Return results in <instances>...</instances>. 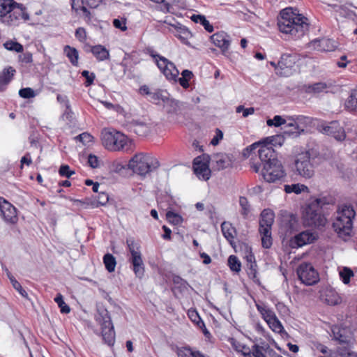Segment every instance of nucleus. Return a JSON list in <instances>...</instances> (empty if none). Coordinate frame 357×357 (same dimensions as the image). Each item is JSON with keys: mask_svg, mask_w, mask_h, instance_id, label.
Wrapping results in <instances>:
<instances>
[{"mask_svg": "<svg viewBox=\"0 0 357 357\" xmlns=\"http://www.w3.org/2000/svg\"><path fill=\"white\" fill-rule=\"evenodd\" d=\"M291 7L282 9L280 13L278 26L280 32L289 35L292 39L301 38L308 31V19L296 13Z\"/></svg>", "mask_w": 357, "mask_h": 357, "instance_id": "nucleus-1", "label": "nucleus"}, {"mask_svg": "<svg viewBox=\"0 0 357 357\" xmlns=\"http://www.w3.org/2000/svg\"><path fill=\"white\" fill-rule=\"evenodd\" d=\"M320 159L319 152L313 149L298 154L294 160L296 174L306 179L312 178Z\"/></svg>", "mask_w": 357, "mask_h": 357, "instance_id": "nucleus-2", "label": "nucleus"}, {"mask_svg": "<svg viewBox=\"0 0 357 357\" xmlns=\"http://www.w3.org/2000/svg\"><path fill=\"white\" fill-rule=\"evenodd\" d=\"M355 215L356 212L351 204L339 206L335 220L333 223V227L339 236H350Z\"/></svg>", "mask_w": 357, "mask_h": 357, "instance_id": "nucleus-3", "label": "nucleus"}, {"mask_svg": "<svg viewBox=\"0 0 357 357\" xmlns=\"http://www.w3.org/2000/svg\"><path fill=\"white\" fill-rule=\"evenodd\" d=\"M128 166L131 168L133 173L137 174L142 177L157 169L160 163L156 158L151 155L139 153L135 154L128 162Z\"/></svg>", "mask_w": 357, "mask_h": 357, "instance_id": "nucleus-4", "label": "nucleus"}, {"mask_svg": "<svg viewBox=\"0 0 357 357\" xmlns=\"http://www.w3.org/2000/svg\"><path fill=\"white\" fill-rule=\"evenodd\" d=\"M95 319L101 327L103 340L108 345H113L115 342L114 328L109 312L103 305H97Z\"/></svg>", "mask_w": 357, "mask_h": 357, "instance_id": "nucleus-5", "label": "nucleus"}, {"mask_svg": "<svg viewBox=\"0 0 357 357\" xmlns=\"http://www.w3.org/2000/svg\"><path fill=\"white\" fill-rule=\"evenodd\" d=\"M101 140L105 149L112 151H124L128 146L127 137L116 130L102 132Z\"/></svg>", "mask_w": 357, "mask_h": 357, "instance_id": "nucleus-6", "label": "nucleus"}, {"mask_svg": "<svg viewBox=\"0 0 357 357\" xmlns=\"http://www.w3.org/2000/svg\"><path fill=\"white\" fill-rule=\"evenodd\" d=\"M303 224L305 227L323 228L326 223V218L315 204L310 202L307 205L303 213Z\"/></svg>", "mask_w": 357, "mask_h": 357, "instance_id": "nucleus-7", "label": "nucleus"}, {"mask_svg": "<svg viewBox=\"0 0 357 357\" xmlns=\"http://www.w3.org/2000/svg\"><path fill=\"white\" fill-rule=\"evenodd\" d=\"M261 174L268 183L284 182L287 176L286 172L280 160L272 163H266L260 169Z\"/></svg>", "mask_w": 357, "mask_h": 357, "instance_id": "nucleus-8", "label": "nucleus"}, {"mask_svg": "<svg viewBox=\"0 0 357 357\" xmlns=\"http://www.w3.org/2000/svg\"><path fill=\"white\" fill-rule=\"evenodd\" d=\"M183 106L184 102L169 96L164 103L167 121L172 123H180V120L183 117L182 109Z\"/></svg>", "mask_w": 357, "mask_h": 357, "instance_id": "nucleus-9", "label": "nucleus"}, {"mask_svg": "<svg viewBox=\"0 0 357 357\" xmlns=\"http://www.w3.org/2000/svg\"><path fill=\"white\" fill-rule=\"evenodd\" d=\"M127 244L131 255L129 261L132 264L133 271L137 277L142 278L144 274V265L139 247L134 241L127 240Z\"/></svg>", "mask_w": 357, "mask_h": 357, "instance_id": "nucleus-10", "label": "nucleus"}, {"mask_svg": "<svg viewBox=\"0 0 357 357\" xmlns=\"http://www.w3.org/2000/svg\"><path fill=\"white\" fill-rule=\"evenodd\" d=\"M296 273L301 282L307 286L316 284L319 280L317 271L310 263H301L297 268Z\"/></svg>", "mask_w": 357, "mask_h": 357, "instance_id": "nucleus-11", "label": "nucleus"}, {"mask_svg": "<svg viewBox=\"0 0 357 357\" xmlns=\"http://www.w3.org/2000/svg\"><path fill=\"white\" fill-rule=\"evenodd\" d=\"M257 153L261 162L255 163L251 165V168L255 172H259L261 168L266 163H273L279 160L277 158V154L272 146H268L266 144H261V147L258 149Z\"/></svg>", "mask_w": 357, "mask_h": 357, "instance_id": "nucleus-12", "label": "nucleus"}, {"mask_svg": "<svg viewBox=\"0 0 357 357\" xmlns=\"http://www.w3.org/2000/svg\"><path fill=\"white\" fill-rule=\"evenodd\" d=\"M209 162L210 156L208 154H202L193 160V170L199 179L208 181L210 178Z\"/></svg>", "mask_w": 357, "mask_h": 357, "instance_id": "nucleus-13", "label": "nucleus"}, {"mask_svg": "<svg viewBox=\"0 0 357 357\" xmlns=\"http://www.w3.org/2000/svg\"><path fill=\"white\" fill-rule=\"evenodd\" d=\"M296 62V56L291 54H283L278 61L279 75L289 77L294 72V66Z\"/></svg>", "mask_w": 357, "mask_h": 357, "instance_id": "nucleus-14", "label": "nucleus"}, {"mask_svg": "<svg viewBox=\"0 0 357 357\" xmlns=\"http://www.w3.org/2000/svg\"><path fill=\"white\" fill-rule=\"evenodd\" d=\"M287 119L294 121V124L296 125V131L284 130V133L291 136H298L302 132H304L305 128L310 126L312 123L311 117L304 115H293L287 116Z\"/></svg>", "mask_w": 357, "mask_h": 357, "instance_id": "nucleus-15", "label": "nucleus"}, {"mask_svg": "<svg viewBox=\"0 0 357 357\" xmlns=\"http://www.w3.org/2000/svg\"><path fill=\"white\" fill-rule=\"evenodd\" d=\"M321 132L324 134L333 137L339 142H342L346 138L344 129L336 121H331L328 125L321 126Z\"/></svg>", "mask_w": 357, "mask_h": 357, "instance_id": "nucleus-16", "label": "nucleus"}, {"mask_svg": "<svg viewBox=\"0 0 357 357\" xmlns=\"http://www.w3.org/2000/svg\"><path fill=\"white\" fill-rule=\"evenodd\" d=\"M316 240L317 237L314 234L307 230L301 231L291 238L289 240V245L291 248H298L307 244L312 243Z\"/></svg>", "mask_w": 357, "mask_h": 357, "instance_id": "nucleus-17", "label": "nucleus"}, {"mask_svg": "<svg viewBox=\"0 0 357 357\" xmlns=\"http://www.w3.org/2000/svg\"><path fill=\"white\" fill-rule=\"evenodd\" d=\"M0 211L6 222L15 223L17 220L16 208L6 200L3 197L0 199Z\"/></svg>", "mask_w": 357, "mask_h": 357, "instance_id": "nucleus-18", "label": "nucleus"}, {"mask_svg": "<svg viewBox=\"0 0 357 357\" xmlns=\"http://www.w3.org/2000/svg\"><path fill=\"white\" fill-rule=\"evenodd\" d=\"M211 42L220 48L222 53L225 54L229 48L231 40L230 36L224 31H220L211 36Z\"/></svg>", "mask_w": 357, "mask_h": 357, "instance_id": "nucleus-19", "label": "nucleus"}, {"mask_svg": "<svg viewBox=\"0 0 357 357\" xmlns=\"http://www.w3.org/2000/svg\"><path fill=\"white\" fill-rule=\"evenodd\" d=\"M281 228L284 229L286 234H291L298 229V219L296 215L289 214L283 216L281 220Z\"/></svg>", "mask_w": 357, "mask_h": 357, "instance_id": "nucleus-20", "label": "nucleus"}, {"mask_svg": "<svg viewBox=\"0 0 357 357\" xmlns=\"http://www.w3.org/2000/svg\"><path fill=\"white\" fill-rule=\"evenodd\" d=\"M129 129L139 136L147 135L150 130V126L140 119H133L128 124Z\"/></svg>", "mask_w": 357, "mask_h": 357, "instance_id": "nucleus-21", "label": "nucleus"}, {"mask_svg": "<svg viewBox=\"0 0 357 357\" xmlns=\"http://www.w3.org/2000/svg\"><path fill=\"white\" fill-rule=\"evenodd\" d=\"M275 214L269 208L264 209L260 215L259 229H271L274 222Z\"/></svg>", "mask_w": 357, "mask_h": 357, "instance_id": "nucleus-22", "label": "nucleus"}, {"mask_svg": "<svg viewBox=\"0 0 357 357\" xmlns=\"http://www.w3.org/2000/svg\"><path fill=\"white\" fill-rule=\"evenodd\" d=\"M15 73V69L12 66L5 68L0 73V92L6 90L7 85L13 79Z\"/></svg>", "mask_w": 357, "mask_h": 357, "instance_id": "nucleus-23", "label": "nucleus"}, {"mask_svg": "<svg viewBox=\"0 0 357 357\" xmlns=\"http://www.w3.org/2000/svg\"><path fill=\"white\" fill-rule=\"evenodd\" d=\"M88 48L89 50L86 49V52H91L99 61H105L109 57V50L101 45L88 46Z\"/></svg>", "mask_w": 357, "mask_h": 357, "instance_id": "nucleus-24", "label": "nucleus"}, {"mask_svg": "<svg viewBox=\"0 0 357 357\" xmlns=\"http://www.w3.org/2000/svg\"><path fill=\"white\" fill-rule=\"evenodd\" d=\"M19 6L20 3H17L13 0H0V16H6L11 12H13V15L17 14L15 10Z\"/></svg>", "mask_w": 357, "mask_h": 357, "instance_id": "nucleus-25", "label": "nucleus"}, {"mask_svg": "<svg viewBox=\"0 0 357 357\" xmlns=\"http://www.w3.org/2000/svg\"><path fill=\"white\" fill-rule=\"evenodd\" d=\"M170 96V94L167 90L161 89H153L152 94L149 98V100L154 104H160V102L165 103L167 98Z\"/></svg>", "mask_w": 357, "mask_h": 357, "instance_id": "nucleus-26", "label": "nucleus"}, {"mask_svg": "<svg viewBox=\"0 0 357 357\" xmlns=\"http://www.w3.org/2000/svg\"><path fill=\"white\" fill-rule=\"evenodd\" d=\"M221 230L224 237L232 245L236 230L229 222H223L221 224Z\"/></svg>", "mask_w": 357, "mask_h": 357, "instance_id": "nucleus-27", "label": "nucleus"}, {"mask_svg": "<svg viewBox=\"0 0 357 357\" xmlns=\"http://www.w3.org/2000/svg\"><path fill=\"white\" fill-rule=\"evenodd\" d=\"M328 86L325 82H317L312 84H305L303 89L307 93L318 94L326 91Z\"/></svg>", "mask_w": 357, "mask_h": 357, "instance_id": "nucleus-28", "label": "nucleus"}, {"mask_svg": "<svg viewBox=\"0 0 357 357\" xmlns=\"http://www.w3.org/2000/svg\"><path fill=\"white\" fill-rule=\"evenodd\" d=\"M347 5L354 7L351 3H347L345 5L341 6L334 5L333 7L337 8L335 10L340 14V16L354 20L355 17H357V14L354 10L349 9Z\"/></svg>", "mask_w": 357, "mask_h": 357, "instance_id": "nucleus-29", "label": "nucleus"}, {"mask_svg": "<svg viewBox=\"0 0 357 357\" xmlns=\"http://www.w3.org/2000/svg\"><path fill=\"white\" fill-rule=\"evenodd\" d=\"M175 29L177 33L176 36L180 39L183 44L189 45L188 38L192 37V33L188 29L181 24L176 25Z\"/></svg>", "mask_w": 357, "mask_h": 357, "instance_id": "nucleus-30", "label": "nucleus"}, {"mask_svg": "<svg viewBox=\"0 0 357 357\" xmlns=\"http://www.w3.org/2000/svg\"><path fill=\"white\" fill-rule=\"evenodd\" d=\"M272 352H273V349H271L267 344L264 346L255 344L252 347V357H266V354L271 355Z\"/></svg>", "mask_w": 357, "mask_h": 357, "instance_id": "nucleus-31", "label": "nucleus"}, {"mask_svg": "<svg viewBox=\"0 0 357 357\" xmlns=\"http://www.w3.org/2000/svg\"><path fill=\"white\" fill-rule=\"evenodd\" d=\"M191 20L195 23H199L202 24L205 30L208 33L213 31V26L206 20V17L202 15H192L190 17Z\"/></svg>", "mask_w": 357, "mask_h": 357, "instance_id": "nucleus-32", "label": "nucleus"}, {"mask_svg": "<svg viewBox=\"0 0 357 357\" xmlns=\"http://www.w3.org/2000/svg\"><path fill=\"white\" fill-rule=\"evenodd\" d=\"M162 73L168 80L174 81V82H177V77L179 75V71L174 63H171L167 68L162 70Z\"/></svg>", "mask_w": 357, "mask_h": 357, "instance_id": "nucleus-33", "label": "nucleus"}, {"mask_svg": "<svg viewBox=\"0 0 357 357\" xmlns=\"http://www.w3.org/2000/svg\"><path fill=\"white\" fill-rule=\"evenodd\" d=\"M271 229H261L259 231L261 236V245L264 248L268 249L273 244V238L271 236Z\"/></svg>", "mask_w": 357, "mask_h": 357, "instance_id": "nucleus-34", "label": "nucleus"}, {"mask_svg": "<svg viewBox=\"0 0 357 357\" xmlns=\"http://www.w3.org/2000/svg\"><path fill=\"white\" fill-rule=\"evenodd\" d=\"M64 53L73 66H78L79 54L78 51L75 47H72L69 45L65 46Z\"/></svg>", "mask_w": 357, "mask_h": 357, "instance_id": "nucleus-35", "label": "nucleus"}, {"mask_svg": "<svg viewBox=\"0 0 357 357\" xmlns=\"http://www.w3.org/2000/svg\"><path fill=\"white\" fill-rule=\"evenodd\" d=\"M111 169L113 172L119 174L121 176H126L131 170V168L128 166V164H123L119 162H114L112 164Z\"/></svg>", "mask_w": 357, "mask_h": 357, "instance_id": "nucleus-36", "label": "nucleus"}, {"mask_svg": "<svg viewBox=\"0 0 357 357\" xmlns=\"http://www.w3.org/2000/svg\"><path fill=\"white\" fill-rule=\"evenodd\" d=\"M333 202L334 199L331 196H321L310 202L312 204H315L321 211L326 205L332 204Z\"/></svg>", "mask_w": 357, "mask_h": 357, "instance_id": "nucleus-37", "label": "nucleus"}, {"mask_svg": "<svg viewBox=\"0 0 357 357\" xmlns=\"http://www.w3.org/2000/svg\"><path fill=\"white\" fill-rule=\"evenodd\" d=\"M331 331L334 339L338 341L340 344H348L349 342L347 336L342 333L344 329H342L340 326H333Z\"/></svg>", "mask_w": 357, "mask_h": 357, "instance_id": "nucleus-38", "label": "nucleus"}, {"mask_svg": "<svg viewBox=\"0 0 357 357\" xmlns=\"http://www.w3.org/2000/svg\"><path fill=\"white\" fill-rule=\"evenodd\" d=\"M151 56L155 59L157 66L161 71L167 68L170 63H172L165 57L159 55L153 51L151 53Z\"/></svg>", "mask_w": 357, "mask_h": 357, "instance_id": "nucleus-39", "label": "nucleus"}, {"mask_svg": "<svg viewBox=\"0 0 357 357\" xmlns=\"http://www.w3.org/2000/svg\"><path fill=\"white\" fill-rule=\"evenodd\" d=\"M324 301L329 305H337L341 303L342 299L336 292L329 290L325 294Z\"/></svg>", "mask_w": 357, "mask_h": 357, "instance_id": "nucleus-40", "label": "nucleus"}, {"mask_svg": "<svg viewBox=\"0 0 357 357\" xmlns=\"http://www.w3.org/2000/svg\"><path fill=\"white\" fill-rule=\"evenodd\" d=\"M262 143L268 146H281L284 143V138L280 135H275L266 137L262 139Z\"/></svg>", "mask_w": 357, "mask_h": 357, "instance_id": "nucleus-41", "label": "nucleus"}, {"mask_svg": "<svg viewBox=\"0 0 357 357\" xmlns=\"http://www.w3.org/2000/svg\"><path fill=\"white\" fill-rule=\"evenodd\" d=\"M193 77V73L189 70H183L181 73V77H177V82L185 89L189 87V81Z\"/></svg>", "mask_w": 357, "mask_h": 357, "instance_id": "nucleus-42", "label": "nucleus"}, {"mask_svg": "<svg viewBox=\"0 0 357 357\" xmlns=\"http://www.w3.org/2000/svg\"><path fill=\"white\" fill-rule=\"evenodd\" d=\"M178 357H204V354L199 351H193L189 347H182L178 351Z\"/></svg>", "mask_w": 357, "mask_h": 357, "instance_id": "nucleus-43", "label": "nucleus"}, {"mask_svg": "<svg viewBox=\"0 0 357 357\" xmlns=\"http://www.w3.org/2000/svg\"><path fill=\"white\" fill-rule=\"evenodd\" d=\"M215 163L218 170L224 169L231 165V162L229 157L226 155H217L215 156Z\"/></svg>", "mask_w": 357, "mask_h": 357, "instance_id": "nucleus-44", "label": "nucleus"}, {"mask_svg": "<svg viewBox=\"0 0 357 357\" xmlns=\"http://www.w3.org/2000/svg\"><path fill=\"white\" fill-rule=\"evenodd\" d=\"M103 263L105 264L106 270L109 273L114 271L116 261L115 257L110 253H107L103 257Z\"/></svg>", "mask_w": 357, "mask_h": 357, "instance_id": "nucleus-45", "label": "nucleus"}, {"mask_svg": "<svg viewBox=\"0 0 357 357\" xmlns=\"http://www.w3.org/2000/svg\"><path fill=\"white\" fill-rule=\"evenodd\" d=\"M307 190L308 188L306 185L300 183L284 185V191L286 193L294 192L296 194H300L302 192L307 191Z\"/></svg>", "mask_w": 357, "mask_h": 357, "instance_id": "nucleus-46", "label": "nucleus"}, {"mask_svg": "<svg viewBox=\"0 0 357 357\" xmlns=\"http://www.w3.org/2000/svg\"><path fill=\"white\" fill-rule=\"evenodd\" d=\"M345 107L349 110H357V90H352L345 102Z\"/></svg>", "mask_w": 357, "mask_h": 357, "instance_id": "nucleus-47", "label": "nucleus"}, {"mask_svg": "<svg viewBox=\"0 0 357 357\" xmlns=\"http://www.w3.org/2000/svg\"><path fill=\"white\" fill-rule=\"evenodd\" d=\"M3 47L9 51L15 52L17 53H21L24 50V47L22 44L13 40L6 41L5 43H3Z\"/></svg>", "mask_w": 357, "mask_h": 357, "instance_id": "nucleus-48", "label": "nucleus"}, {"mask_svg": "<svg viewBox=\"0 0 357 357\" xmlns=\"http://www.w3.org/2000/svg\"><path fill=\"white\" fill-rule=\"evenodd\" d=\"M267 324L273 331L280 334L286 333V332L284 330L283 326L282 325L281 322L280 321L277 317L273 318L270 321H268Z\"/></svg>", "mask_w": 357, "mask_h": 357, "instance_id": "nucleus-49", "label": "nucleus"}, {"mask_svg": "<svg viewBox=\"0 0 357 357\" xmlns=\"http://www.w3.org/2000/svg\"><path fill=\"white\" fill-rule=\"evenodd\" d=\"M248 270L247 273L250 279L253 280V282L256 284H259V279L257 277V265L256 262H252V264H247Z\"/></svg>", "mask_w": 357, "mask_h": 357, "instance_id": "nucleus-50", "label": "nucleus"}, {"mask_svg": "<svg viewBox=\"0 0 357 357\" xmlns=\"http://www.w3.org/2000/svg\"><path fill=\"white\" fill-rule=\"evenodd\" d=\"M228 265L231 271L238 273L241 271V263L235 255H230L228 258Z\"/></svg>", "mask_w": 357, "mask_h": 357, "instance_id": "nucleus-51", "label": "nucleus"}, {"mask_svg": "<svg viewBox=\"0 0 357 357\" xmlns=\"http://www.w3.org/2000/svg\"><path fill=\"white\" fill-rule=\"evenodd\" d=\"M54 301L57 303L60 308V311L63 314H68L70 311V307L64 302L63 296L58 294L54 298Z\"/></svg>", "mask_w": 357, "mask_h": 357, "instance_id": "nucleus-52", "label": "nucleus"}, {"mask_svg": "<svg viewBox=\"0 0 357 357\" xmlns=\"http://www.w3.org/2000/svg\"><path fill=\"white\" fill-rule=\"evenodd\" d=\"M166 217L168 221L174 225H178L183 221L181 215L172 211H169L166 213Z\"/></svg>", "mask_w": 357, "mask_h": 357, "instance_id": "nucleus-53", "label": "nucleus"}, {"mask_svg": "<svg viewBox=\"0 0 357 357\" xmlns=\"http://www.w3.org/2000/svg\"><path fill=\"white\" fill-rule=\"evenodd\" d=\"M188 315L190 320L192 322L197 324L198 326L205 327L204 322L202 320L201 317L195 310H189L188 312Z\"/></svg>", "mask_w": 357, "mask_h": 357, "instance_id": "nucleus-54", "label": "nucleus"}, {"mask_svg": "<svg viewBox=\"0 0 357 357\" xmlns=\"http://www.w3.org/2000/svg\"><path fill=\"white\" fill-rule=\"evenodd\" d=\"M8 278H9L10 282H11L13 287H14V289H16L20 294V295L22 296H23L24 298H27L28 294L22 288L20 283L13 275H10V274H8Z\"/></svg>", "mask_w": 357, "mask_h": 357, "instance_id": "nucleus-55", "label": "nucleus"}, {"mask_svg": "<svg viewBox=\"0 0 357 357\" xmlns=\"http://www.w3.org/2000/svg\"><path fill=\"white\" fill-rule=\"evenodd\" d=\"M353 275L354 273L352 270L348 267H344L340 272V278L344 284H349L350 282V279Z\"/></svg>", "mask_w": 357, "mask_h": 357, "instance_id": "nucleus-56", "label": "nucleus"}, {"mask_svg": "<svg viewBox=\"0 0 357 357\" xmlns=\"http://www.w3.org/2000/svg\"><path fill=\"white\" fill-rule=\"evenodd\" d=\"M268 126L279 127L286 123V120L280 115H275L273 119H269L266 121Z\"/></svg>", "mask_w": 357, "mask_h": 357, "instance_id": "nucleus-57", "label": "nucleus"}, {"mask_svg": "<svg viewBox=\"0 0 357 357\" xmlns=\"http://www.w3.org/2000/svg\"><path fill=\"white\" fill-rule=\"evenodd\" d=\"M19 95L23 98H31L36 96V93L33 89L29 87L22 88L19 91Z\"/></svg>", "mask_w": 357, "mask_h": 357, "instance_id": "nucleus-58", "label": "nucleus"}, {"mask_svg": "<svg viewBox=\"0 0 357 357\" xmlns=\"http://www.w3.org/2000/svg\"><path fill=\"white\" fill-rule=\"evenodd\" d=\"M126 69V66L122 63L116 64L112 68L116 76L119 77H122L125 75Z\"/></svg>", "mask_w": 357, "mask_h": 357, "instance_id": "nucleus-59", "label": "nucleus"}, {"mask_svg": "<svg viewBox=\"0 0 357 357\" xmlns=\"http://www.w3.org/2000/svg\"><path fill=\"white\" fill-rule=\"evenodd\" d=\"M239 204L242 208L241 214L244 216H246L250 211V205L247 198L245 197H240Z\"/></svg>", "mask_w": 357, "mask_h": 357, "instance_id": "nucleus-60", "label": "nucleus"}, {"mask_svg": "<svg viewBox=\"0 0 357 357\" xmlns=\"http://www.w3.org/2000/svg\"><path fill=\"white\" fill-rule=\"evenodd\" d=\"M82 76L86 79L84 82L85 86H89L93 84V81L96 78V75L93 73H89V71L85 70L82 72Z\"/></svg>", "mask_w": 357, "mask_h": 357, "instance_id": "nucleus-61", "label": "nucleus"}, {"mask_svg": "<svg viewBox=\"0 0 357 357\" xmlns=\"http://www.w3.org/2000/svg\"><path fill=\"white\" fill-rule=\"evenodd\" d=\"M71 7L72 9L74 10L75 12H77L79 10H81L83 12L84 17L86 18H87L88 20L91 19V13L84 5L82 4V6L77 8L75 6V0H71Z\"/></svg>", "mask_w": 357, "mask_h": 357, "instance_id": "nucleus-62", "label": "nucleus"}, {"mask_svg": "<svg viewBox=\"0 0 357 357\" xmlns=\"http://www.w3.org/2000/svg\"><path fill=\"white\" fill-rule=\"evenodd\" d=\"M59 173L61 176L70 178L75 174V172L70 170V167L68 165H62L59 169Z\"/></svg>", "mask_w": 357, "mask_h": 357, "instance_id": "nucleus-63", "label": "nucleus"}, {"mask_svg": "<svg viewBox=\"0 0 357 357\" xmlns=\"http://www.w3.org/2000/svg\"><path fill=\"white\" fill-rule=\"evenodd\" d=\"M351 353L347 349H340L331 354V357H350Z\"/></svg>", "mask_w": 357, "mask_h": 357, "instance_id": "nucleus-64", "label": "nucleus"}]
</instances>
